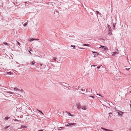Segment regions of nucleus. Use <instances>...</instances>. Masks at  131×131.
<instances>
[{
  "label": "nucleus",
  "instance_id": "1",
  "mask_svg": "<svg viewBox=\"0 0 131 131\" xmlns=\"http://www.w3.org/2000/svg\"><path fill=\"white\" fill-rule=\"evenodd\" d=\"M118 50L117 49L115 50V51L114 52H113L112 55L113 56H115V54H118Z\"/></svg>",
  "mask_w": 131,
  "mask_h": 131
},
{
  "label": "nucleus",
  "instance_id": "2",
  "mask_svg": "<svg viewBox=\"0 0 131 131\" xmlns=\"http://www.w3.org/2000/svg\"><path fill=\"white\" fill-rule=\"evenodd\" d=\"M118 111V115L119 116H122V115H123V114L124 113V112H123L121 111Z\"/></svg>",
  "mask_w": 131,
  "mask_h": 131
},
{
  "label": "nucleus",
  "instance_id": "3",
  "mask_svg": "<svg viewBox=\"0 0 131 131\" xmlns=\"http://www.w3.org/2000/svg\"><path fill=\"white\" fill-rule=\"evenodd\" d=\"M54 16H58L59 14V12L57 11H55L54 12Z\"/></svg>",
  "mask_w": 131,
  "mask_h": 131
},
{
  "label": "nucleus",
  "instance_id": "4",
  "mask_svg": "<svg viewBox=\"0 0 131 131\" xmlns=\"http://www.w3.org/2000/svg\"><path fill=\"white\" fill-rule=\"evenodd\" d=\"M77 107L78 109L81 108V106H80V103L78 104L77 105Z\"/></svg>",
  "mask_w": 131,
  "mask_h": 131
},
{
  "label": "nucleus",
  "instance_id": "5",
  "mask_svg": "<svg viewBox=\"0 0 131 131\" xmlns=\"http://www.w3.org/2000/svg\"><path fill=\"white\" fill-rule=\"evenodd\" d=\"M106 47L105 46H101L100 47V48H102L104 50H106L107 49L106 48Z\"/></svg>",
  "mask_w": 131,
  "mask_h": 131
},
{
  "label": "nucleus",
  "instance_id": "6",
  "mask_svg": "<svg viewBox=\"0 0 131 131\" xmlns=\"http://www.w3.org/2000/svg\"><path fill=\"white\" fill-rule=\"evenodd\" d=\"M81 108L85 110H86V108L85 106H81Z\"/></svg>",
  "mask_w": 131,
  "mask_h": 131
},
{
  "label": "nucleus",
  "instance_id": "7",
  "mask_svg": "<svg viewBox=\"0 0 131 131\" xmlns=\"http://www.w3.org/2000/svg\"><path fill=\"white\" fill-rule=\"evenodd\" d=\"M35 63L36 62L35 61H34L31 62L30 63V64L31 65H34Z\"/></svg>",
  "mask_w": 131,
  "mask_h": 131
},
{
  "label": "nucleus",
  "instance_id": "8",
  "mask_svg": "<svg viewBox=\"0 0 131 131\" xmlns=\"http://www.w3.org/2000/svg\"><path fill=\"white\" fill-rule=\"evenodd\" d=\"M38 40L39 39H38L32 38L31 39H30L29 40V41H32L34 40Z\"/></svg>",
  "mask_w": 131,
  "mask_h": 131
},
{
  "label": "nucleus",
  "instance_id": "9",
  "mask_svg": "<svg viewBox=\"0 0 131 131\" xmlns=\"http://www.w3.org/2000/svg\"><path fill=\"white\" fill-rule=\"evenodd\" d=\"M27 22H28V21L27 22H26L25 23H24V22H23V26H25L27 25Z\"/></svg>",
  "mask_w": 131,
  "mask_h": 131
},
{
  "label": "nucleus",
  "instance_id": "10",
  "mask_svg": "<svg viewBox=\"0 0 131 131\" xmlns=\"http://www.w3.org/2000/svg\"><path fill=\"white\" fill-rule=\"evenodd\" d=\"M14 89L15 91H18L20 90L19 89H18L17 88H14Z\"/></svg>",
  "mask_w": 131,
  "mask_h": 131
},
{
  "label": "nucleus",
  "instance_id": "11",
  "mask_svg": "<svg viewBox=\"0 0 131 131\" xmlns=\"http://www.w3.org/2000/svg\"><path fill=\"white\" fill-rule=\"evenodd\" d=\"M108 25V27L109 28V30L108 31H111V27L108 24H107Z\"/></svg>",
  "mask_w": 131,
  "mask_h": 131
},
{
  "label": "nucleus",
  "instance_id": "12",
  "mask_svg": "<svg viewBox=\"0 0 131 131\" xmlns=\"http://www.w3.org/2000/svg\"><path fill=\"white\" fill-rule=\"evenodd\" d=\"M83 46H89L90 45L88 44H84L83 45Z\"/></svg>",
  "mask_w": 131,
  "mask_h": 131
},
{
  "label": "nucleus",
  "instance_id": "13",
  "mask_svg": "<svg viewBox=\"0 0 131 131\" xmlns=\"http://www.w3.org/2000/svg\"><path fill=\"white\" fill-rule=\"evenodd\" d=\"M112 34L111 32V31H108V34L109 35H111Z\"/></svg>",
  "mask_w": 131,
  "mask_h": 131
},
{
  "label": "nucleus",
  "instance_id": "14",
  "mask_svg": "<svg viewBox=\"0 0 131 131\" xmlns=\"http://www.w3.org/2000/svg\"><path fill=\"white\" fill-rule=\"evenodd\" d=\"M67 113L68 114V115H70V116H74V115H71V114L70 113H68V112H67Z\"/></svg>",
  "mask_w": 131,
  "mask_h": 131
},
{
  "label": "nucleus",
  "instance_id": "15",
  "mask_svg": "<svg viewBox=\"0 0 131 131\" xmlns=\"http://www.w3.org/2000/svg\"><path fill=\"white\" fill-rule=\"evenodd\" d=\"M3 43H4V45H7V46H8L9 45L6 42H4Z\"/></svg>",
  "mask_w": 131,
  "mask_h": 131
},
{
  "label": "nucleus",
  "instance_id": "16",
  "mask_svg": "<svg viewBox=\"0 0 131 131\" xmlns=\"http://www.w3.org/2000/svg\"><path fill=\"white\" fill-rule=\"evenodd\" d=\"M16 42H17V43H16L18 45H19V46H20V44L19 42H18V41H17Z\"/></svg>",
  "mask_w": 131,
  "mask_h": 131
},
{
  "label": "nucleus",
  "instance_id": "17",
  "mask_svg": "<svg viewBox=\"0 0 131 131\" xmlns=\"http://www.w3.org/2000/svg\"><path fill=\"white\" fill-rule=\"evenodd\" d=\"M27 127L26 126H24L23 125H22L21 126V128H26Z\"/></svg>",
  "mask_w": 131,
  "mask_h": 131
},
{
  "label": "nucleus",
  "instance_id": "18",
  "mask_svg": "<svg viewBox=\"0 0 131 131\" xmlns=\"http://www.w3.org/2000/svg\"><path fill=\"white\" fill-rule=\"evenodd\" d=\"M7 93H10V94H14V93H13V92H10V91L8 92H7Z\"/></svg>",
  "mask_w": 131,
  "mask_h": 131
},
{
  "label": "nucleus",
  "instance_id": "19",
  "mask_svg": "<svg viewBox=\"0 0 131 131\" xmlns=\"http://www.w3.org/2000/svg\"><path fill=\"white\" fill-rule=\"evenodd\" d=\"M68 124H69V125H73L74 124H75V123H68Z\"/></svg>",
  "mask_w": 131,
  "mask_h": 131
},
{
  "label": "nucleus",
  "instance_id": "20",
  "mask_svg": "<svg viewBox=\"0 0 131 131\" xmlns=\"http://www.w3.org/2000/svg\"><path fill=\"white\" fill-rule=\"evenodd\" d=\"M101 128L102 129H104V130H106V131H107V129L104 128H103V127H102Z\"/></svg>",
  "mask_w": 131,
  "mask_h": 131
},
{
  "label": "nucleus",
  "instance_id": "21",
  "mask_svg": "<svg viewBox=\"0 0 131 131\" xmlns=\"http://www.w3.org/2000/svg\"><path fill=\"white\" fill-rule=\"evenodd\" d=\"M115 24L113 23V28H115Z\"/></svg>",
  "mask_w": 131,
  "mask_h": 131
},
{
  "label": "nucleus",
  "instance_id": "22",
  "mask_svg": "<svg viewBox=\"0 0 131 131\" xmlns=\"http://www.w3.org/2000/svg\"><path fill=\"white\" fill-rule=\"evenodd\" d=\"M71 47H73L74 49H75V46H73L72 45H71Z\"/></svg>",
  "mask_w": 131,
  "mask_h": 131
},
{
  "label": "nucleus",
  "instance_id": "23",
  "mask_svg": "<svg viewBox=\"0 0 131 131\" xmlns=\"http://www.w3.org/2000/svg\"><path fill=\"white\" fill-rule=\"evenodd\" d=\"M38 111H39L43 115V113L42 112V111H41L40 110H38Z\"/></svg>",
  "mask_w": 131,
  "mask_h": 131
},
{
  "label": "nucleus",
  "instance_id": "24",
  "mask_svg": "<svg viewBox=\"0 0 131 131\" xmlns=\"http://www.w3.org/2000/svg\"><path fill=\"white\" fill-rule=\"evenodd\" d=\"M92 52L94 53H96L97 54V55H98V54L97 52L94 51H92Z\"/></svg>",
  "mask_w": 131,
  "mask_h": 131
},
{
  "label": "nucleus",
  "instance_id": "25",
  "mask_svg": "<svg viewBox=\"0 0 131 131\" xmlns=\"http://www.w3.org/2000/svg\"><path fill=\"white\" fill-rule=\"evenodd\" d=\"M81 90L82 91H85V89H81Z\"/></svg>",
  "mask_w": 131,
  "mask_h": 131
},
{
  "label": "nucleus",
  "instance_id": "26",
  "mask_svg": "<svg viewBox=\"0 0 131 131\" xmlns=\"http://www.w3.org/2000/svg\"><path fill=\"white\" fill-rule=\"evenodd\" d=\"M30 51H32V50H31V49L30 50V51H29V52L31 54H32V53H31V52H30Z\"/></svg>",
  "mask_w": 131,
  "mask_h": 131
},
{
  "label": "nucleus",
  "instance_id": "27",
  "mask_svg": "<svg viewBox=\"0 0 131 131\" xmlns=\"http://www.w3.org/2000/svg\"><path fill=\"white\" fill-rule=\"evenodd\" d=\"M56 59H57V58L56 57H54V58L53 60H55V61H56Z\"/></svg>",
  "mask_w": 131,
  "mask_h": 131
},
{
  "label": "nucleus",
  "instance_id": "28",
  "mask_svg": "<svg viewBox=\"0 0 131 131\" xmlns=\"http://www.w3.org/2000/svg\"><path fill=\"white\" fill-rule=\"evenodd\" d=\"M96 12L97 13V14H98L99 13L100 14V13H99V12L97 11H96Z\"/></svg>",
  "mask_w": 131,
  "mask_h": 131
},
{
  "label": "nucleus",
  "instance_id": "29",
  "mask_svg": "<svg viewBox=\"0 0 131 131\" xmlns=\"http://www.w3.org/2000/svg\"><path fill=\"white\" fill-rule=\"evenodd\" d=\"M97 95H99L100 96H102L100 94H97Z\"/></svg>",
  "mask_w": 131,
  "mask_h": 131
},
{
  "label": "nucleus",
  "instance_id": "30",
  "mask_svg": "<svg viewBox=\"0 0 131 131\" xmlns=\"http://www.w3.org/2000/svg\"><path fill=\"white\" fill-rule=\"evenodd\" d=\"M9 118V117H5V119L6 120H7Z\"/></svg>",
  "mask_w": 131,
  "mask_h": 131
},
{
  "label": "nucleus",
  "instance_id": "31",
  "mask_svg": "<svg viewBox=\"0 0 131 131\" xmlns=\"http://www.w3.org/2000/svg\"><path fill=\"white\" fill-rule=\"evenodd\" d=\"M7 73L9 74H11V73L10 72H7Z\"/></svg>",
  "mask_w": 131,
  "mask_h": 131
},
{
  "label": "nucleus",
  "instance_id": "32",
  "mask_svg": "<svg viewBox=\"0 0 131 131\" xmlns=\"http://www.w3.org/2000/svg\"><path fill=\"white\" fill-rule=\"evenodd\" d=\"M101 66H100V67H97V69H99V68H100V67H101Z\"/></svg>",
  "mask_w": 131,
  "mask_h": 131
},
{
  "label": "nucleus",
  "instance_id": "33",
  "mask_svg": "<svg viewBox=\"0 0 131 131\" xmlns=\"http://www.w3.org/2000/svg\"><path fill=\"white\" fill-rule=\"evenodd\" d=\"M9 127H10V126H7V127H5V129H7L8 128H9Z\"/></svg>",
  "mask_w": 131,
  "mask_h": 131
},
{
  "label": "nucleus",
  "instance_id": "34",
  "mask_svg": "<svg viewBox=\"0 0 131 131\" xmlns=\"http://www.w3.org/2000/svg\"><path fill=\"white\" fill-rule=\"evenodd\" d=\"M96 66V65H94V64H93V65H92V66H91V67L92 66H93V67H95Z\"/></svg>",
  "mask_w": 131,
  "mask_h": 131
},
{
  "label": "nucleus",
  "instance_id": "35",
  "mask_svg": "<svg viewBox=\"0 0 131 131\" xmlns=\"http://www.w3.org/2000/svg\"><path fill=\"white\" fill-rule=\"evenodd\" d=\"M19 91H20L21 92H23V90L22 89H21Z\"/></svg>",
  "mask_w": 131,
  "mask_h": 131
},
{
  "label": "nucleus",
  "instance_id": "36",
  "mask_svg": "<svg viewBox=\"0 0 131 131\" xmlns=\"http://www.w3.org/2000/svg\"><path fill=\"white\" fill-rule=\"evenodd\" d=\"M14 121H18V120L17 119H15L14 120Z\"/></svg>",
  "mask_w": 131,
  "mask_h": 131
},
{
  "label": "nucleus",
  "instance_id": "37",
  "mask_svg": "<svg viewBox=\"0 0 131 131\" xmlns=\"http://www.w3.org/2000/svg\"><path fill=\"white\" fill-rule=\"evenodd\" d=\"M126 70H128L129 69V68H126Z\"/></svg>",
  "mask_w": 131,
  "mask_h": 131
},
{
  "label": "nucleus",
  "instance_id": "38",
  "mask_svg": "<svg viewBox=\"0 0 131 131\" xmlns=\"http://www.w3.org/2000/svg\"><path fill=\"white\" fill-rule=\"evenodd\" d=\"M107 131H112V130H111L107 129Z\"/></svg>",
  "mask_w": 131,
  "mask_h": 131
},
{
  "label": "nucleus",
  "instance_id": "39",
  "mask_svg": "<svg viewBox=\"0 0 131 131\" xmlns=\"http://www.w3.org/2000/svg\"><path fill=\"white\" fill-rule=\"evenodd\" d=\"M79 48L80 49H84V48H81V47H79Z\"/></svg>",
  "mask_w": 131,
  "mask_h": 131
},
{
  "label": "nucleus",
  "instance_id": "40",
  "mask_svg": "<svg viewBox=\"0 0 131 131\" xmlns=\"http://www.w3.org/2000/svg\"><path fill=\"white\" fill-rule=\"evenodd\" d=\"M90 97H92V98H94L95 97L94 96H90Z\"/></svg>",
  "mask_w": 131,
  "mask_h": 131
},
{
  "label": "nucleus",
  "instance_id": "41",
  "mask_svg": "<svg viewBox=\"0 0 131 131\" xmlns=\"http://www.w3.org/2000/svg\"><path fill=\"white\" fill-rule=\"evenodd\" d=\"M60 128H64V127H60Z\"/></svg>",
  "mask_w": 131,
  "mask_h": 131
},
{
  "label": "nucleus",
  "instance_id": "42",
  "mask_svg": "<svg viewBox=\"0 0 131 131\" xmlns=\"http://www.w3.org/2000/svg\"><path fill=\"white\" fill-rule=\"evenodd\" d=\"M43 130H39L38 131H43Z\"/></svg>",
  "mask_w": 131,
  "mask_h": 131
},
{
  "label": "nucleus",
  "instance_id": "43",
  "mask_svg": "<svg viewBox=\"0 0 131 131\" xmlns=\"http://www.w3.org/2000/svg\"><path fill=\"white\" fill-rule=\"evenodd\" d=\"M42 64H41L40 65V66H42Z\"/></svg>",
  "mask_w": 131,
  "mask_h": 131
},
{
  "label": "nucleus",
  "instance_id": "44",
  "mask_svg": "<svg viewBox=\"0 0 131 131\" xmlns=\"http://www.w3.org/2000/svg\"><path fill=\"white\" fill-rule=\"evenodd\" d=\"M110 114H112V113H109V115H110Z\"/></svg>",
  "mask_w": 131,
  "mask_h": 131
},
{
  "label": "nucleus",
  "instance_id": "45",
  "mask_svg": "<svg viewBox=\"0 0 131 131\" xmlns=\"http://www.w3.org/2000/svg\"><path fill=\"white\" fill-rule=\"evenodd\" d=\"M130 108L131 109V104H130Z\"/></svg>",
  "mask_w": 131,
  "mask_h": 131
},
{
  "label": "nucleus",
  "instance_id": "46",
  "mask_svg": "<svg viewBox=\"0 0 131 131\" xmlns=\"http://www.w3.org/2000/svg\"><path fill=\"white\" fill-rule=\"evenodd\" d=\"M24 3H27V2H25Z\"/></svg>",
  "mask_w": 131,
  "mask_h": 131
},
{
  "label": "nucleus",
  "instance_id": "47",
  "mask_svg": "<svg viewBox=\"0 0 131 131\" xmlns=\"http://www.w3.org/2000/svg\"><path fill=\"white\" fill-rule=\"evenodd\" d=\"M96 56L95 55L94 56V57H95Z\"/></svg>",
  "mask_w": 131,
  "mask_h": 131
},
{
  "label": "nucleus",
  "instance_id": "48",
  "mask_svg": "<svg viewBox=\"0 0 131 131\" xmlns=\"http://www.w3.org/2000/svg\"><path fill=\"white\" fill-rule=\"evenodd\" d=\"M130 92L131 93V91Z\"/></svg>",
  "mask_w": 131,
  "mask_h": 131
}]
</instances>
